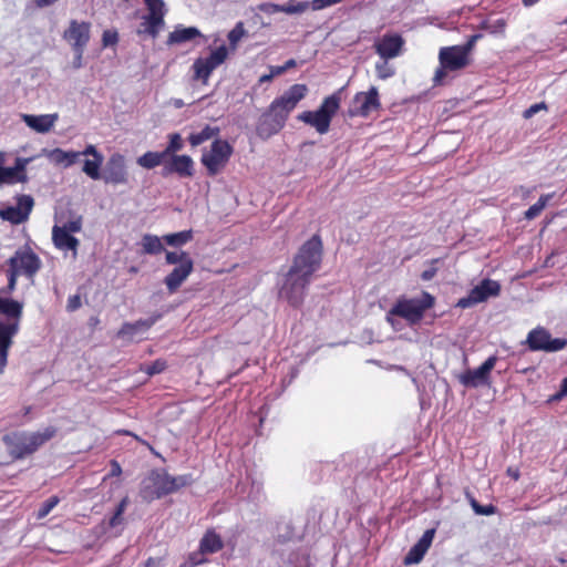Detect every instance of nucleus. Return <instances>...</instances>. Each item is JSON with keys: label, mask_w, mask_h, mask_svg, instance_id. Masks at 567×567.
<instances>
[{"label": "nucleus", "mask_w": 567, "mask_h": 567, "mask_svg": "<svg viewBox=\"0 0 567 567\" xmlns=\"http://www.w3.org/2000/svg\"><path fill=\"white\" fill-rule=\"evenodd\" d=\"M0 289V372L7 364L8 350L12 338L18 333L23 312V303L3 296Z\"/></svg>", "instance_id": "nucleus-1"}, {"label": "nucleus", "mask_w": 567, "mask_h": 567, "mask_svg": "<svg viewBox=\"0 0 567 567\" xmlns=\"http://www.w3.org/2000/svg\"><path fill=\"white\" fill-rule=\"evenodd\" d=\"M476 39L477 35H473L465 45L441 48L439 52L440 68L435 71L434 84H443L449 72L458 71L468 65V54Z\"/></svg>", "instance_id": "nucleus-2"}, {"label": "nucleus", "mask_w": 567, "mask_h": 567, "mask_svg": "<svg viewBox=\"0 0 567 567\" xmlns=\"http://www.w3.org/2000/svg\"><path fill=\"white\" fill-rule=\"evenodd\" d=\"M55 434V429L48 426L42 431L27 433H12L6 435L3 441L11 456L22 458L35 452L42 444L52 439Z\"/></svg>", "instance_id": "nucleus-3"}, {"label": "nucleus", "mask_w": 567, "mask_h": 567, "mask_svg": "<svg viewBox=\"0 0 567 567\" xmlns=\"http://www.w3.org/2000/svg\"><path fill=\"white\" fill-rule=\"evenodd\" d=\"M340 94L334 93L327 96L318 110L305 111L298 115V120L315 127L319 134L329 132L332 117L340 107Z\"/></svg>", "instance_id": "nucleus-4"}, {"label": "nucleus", "mask_w": 567, "mask_h": 567, "mask_svg": "<svg viewBox=\"0 0 567 567\" xmlns=\"http://www.w3.org/2000/svg\"><path fill=\"white\" fill-rule=\"evenodd\" d=\"M186 483L184 476L174 477L164 472H152L143 482L141 495L144 499L153 501L175 492Z\"/></svg>", "instance_id": "nucleus-5"}, {"label": "nucleus", "mask_w": 567, "mask_h": 567, "mask_svg": "<svg viewBox=\"0 0 567 567\" xmlns=\"http://www.w3.org/2000/svg\"><path fill=\"white\" fill-rule=\"evenodd\" d=\"M307 93L308 87L306 84H293L285 91L280 97L271 102L270 107L276 114L272 132H279L284 127L289 113L307 95Z\"/></svg>", "instance_id": "nucleus-6"}, {"label": "nucleus", "mask_w": 567, "mask_h": 567, "mask_svg": "<svg viewBox=\"0 0 567 567\" xmlns=\"http://www.w3.org/2000/svg\"><path fill=\"white\" fill-rule=\"evenodd\" d=\"M433 303L434 298L426 292H424L420 299L399 300L389 311L386 319L392 326H394L392 319L394 316L401 317L410 323H416L422 319L425 310L431 308Z\"/></svg>", "instance_id": "nucleus-7"}, {"label": "nucleus", "mask_w": 567, "mask_h": 567, "mask_svg": "<svg viewBox=\"0 0 567 567\" xmlns=\"http://www.w3.org/2000/svg\"><path fill=\"white\" fill-rule=\"evenodd\" d=\"M321 252V240L318 236H313L299 249L291 268L311 277L320 267Z\"/></svg>", "instance_id": "nucleus-8"}, {"label": "nucleus", "mask_w": 567, "mask_h": 567, "mask_svg": "<svg viewBox=\"0 0 567 567\" xmlns=\"http://www.w3.org/2000/svg\"><path fill=\"white\" fill-rule=\"evenodd\" d=\"M311 277L290 268L280 288L279 295L292 306H299L305 297Z\"/></svg>", "instance_id": "nucleus-9"}, {"label": "nucleus", "mask_w": 567, "mask_h": 567, "mask_svg": "<svg viewBox=\"0 0 567 567\" xmlns=\"http://www.w3.org/2000/svg\"><path fill=\"white\" fill-rule=\"evenodd\" d=\"M144 2L148 12L147 14L143 16V21L137 30V33L148 34L152 38H156L165 24V3L163 0H145Z\"/></svg>", "instance_id": "nucleus-10"}, {"label": "nucleus", "mask_w": 567, "mask_h": 567, "mask_svg": "<svg viewBox=\"0 0 567 567\" xmlns=\"http://www.w3.org/2000/svg\"><path fill=\"white\" fill-rule=\"evenodd\" d=\"M231 153L233 147L228 142L215 140L212 143L210 150L203 153L202 163L206 167L208 174L214 176L226 166Z\"/></svg>", "instance_id": "nucleus-11"}, {"label": "nucleus", "mask_w": 567, "mask_h": 567, "mask_svg": "<svg viewBox=\"0 0 567 567\" xmlns=\"http://www.w3.org/2000/svg\"><path fill=\"white\" fill-rule=\"evenodd\" d=\"M501 292V285L496 280L483 279L478 285L474 286L466 297L457 301V307L466 309L481 302H485L489 298L497 297Z\"/></svg>", "instance_id": "nucleus-12"}, {"label": "nucleus", "mask_w": 567, "mask_h": 567, "mask_svg": "<svg viewBox=\"0 0 567 567\" xmlns=\"http://www.w3.org/2000/svg\"><path fill=\"white\" fill-rule=\"evenodd\" d=\"M227 58L228 48L226 45H220L213 50L208 56L196 59L193 64L195 79L200 80L206 84L213 71L220 66Z\"/></svg>", "instance_id": "nucleus-13"}, {"label": "nucleus", "mask_w": 567, "mask_h": 567, "mask_svg": "<svg viewBox=\"0 0 567 567\" xmlns=\"http://www.w3.org/2000/svg\"><path fill=\"white\" fill-rule=\"evenodd\" d=\"M526 343L533 351L556 352L566 347L567 340L563 338H551L546 329L539 327L528 333Z\"/></svg>", "instance_id": "nucleus-14"}, {"label": "nucleus", "mask_w": 567, "mask_h": 567, "mask_svg": "<svg viewBox=\"0 0 567 567\" xmlns=\"http://www.w3.org/2000/svg\"><path fill=\"white\" fill-rule=\"evenodd\" d=\"M10 269L32 278L41 267L40 258L30 249L18 250L9 260Z\"/></svg>", "instance_id": "nucleus-15"}, {"label": "nucleus", "mask_w": 567, "mask_h": 567, "mask_svg": "<svg viewBox=\"0 0 567 567\" xmlns=\"http://www.w3.org/2000/svg\"><path fill=\"white\" fill-rule=\"evenodd\" d=\"M380 106L379 93L377 87L372 86L368 92H359L354 95L349 114L351 116H368Z\"/></svg>", "instance_id": "nucleus-16"}, {"label": "nucleus", "mask_w": 567, "mask_h": 567, "mask_svg": "<svg viewBox=\"0 0 567 567\" xmlns=\"http://www.w3.org/2000/svg\"><path fill=\"white\" fill-rule=\"evenodd\" d=\"M33 198L29 195L18 197L16 206H8L0 210V217L13 225L24 223L33 208Z\"/></svg>", "instance_id": "nucleus-17"}, {"label": "nucleus", "mask_w": 567, "mask_h": 567, "mask_svg": "<svg viewBox=\"0 0 567 567\" xmlns=\"http://www.w3.org/2000/svg\"><path fill=\"white\" fill-rule=\"evenodd\" d=\"M404 39L396 33H386L374 42V50L382 60H391L402 54Z\"/></svg>", "instance_id": "nucleus-18"}, {"label": "nucleus", "mask_w": 567, "mask_h": 567, "mask_svg": "<svg viewBox=\"0 0 567 567\" xmlns=\"http://www.w3.org/2000/svg\"><path fill=\"white\" fill-rule=\"evenodd\" d=\"M105 183L120 185L128 182V175L125 164V157L120 154H113L105 166L104 174L101 176Z\"/></svg>", "instance_id": "nucleus-19"}, {"label": "nucleus", "mask_w": 567, "mask_h": 567, "mask_svg": "<svg viewBox=\"0 0 567 567\" xmlns=\"http://www.w3.org/2000/svg\"><path fill=\"white\" fill-rule=\"evenodd\" d=\"M91 24L89 22L71 20L68 29L63 32V39L71 44L72 49H85L90 41Z\"/></svg>", "instance_id": "nucleus-20"}, {"label": "nucleus", "mask_w": 567, "mask_h": 567, "mask_svg": "<svg viewBox=\"0 0 567 567\" xmlns=\"http://www.w3.org/2000/svg\"><path fill=\"white\" fill-rule=\"evenodd\" d=\"M497 358L489 357L477 369L467 370L460 377V382L468 388H477L487 383L491 371L496 364Z\"/></svg>", "instance_id": "nucleus-21"}, {"label": "nucleus", "mask_w": 567, "mask_h": 567, "mask_svg": "<svg viewBox=\"0 0 567 567\" xmlns=\"http://www.w3.org/2000/svg\"><path fill=\"white\" fill-rule=\"evenodd\" d=\"M177 174L181 177H190L194 174V161L188 155H172L165 161L163 174Z\"/></svg>", "instance_id": "nucleus-22"}, {"label": "nucleus", "mask_w": 567, "mask_h": 567, "mask_svg": "<svg viewBox=\"0 0 567 567\" xmlns=\"http://www.w3.org/2000/svg\"><path fill=\"white\" fill-rule=\"evenodd\" d=\"M194 270V262L176 266L165 278L164 284L169 293H175Z\"/></svg>", "instance_id": "nucleus-23"}, {"label": "nucleus", "mask_w": 567, "mask_h": 567, "mask_svg": "<svg viewBox=\"0 0 567 567\" xmlns=\"http://www.w3.org/2000/svg\"><path fill=\"white\" fill-rule=\"evenodd\" d=\"M434 534V529H427L424 532L419 542L406 554L404 558V563L406 565L419 564L423 559L433 542Z\"/></svg>", "instance_id": "nucleus-24"}, {"label": "nucleus", "mask_w": 567, "mask_h": 567, "mask_svg": "<svg viewBox=\"0 0 567 567\" xmlns=\"http://www.w3.org/2000/svg\"><path fill=\"white\" fill-rule=\"evenodd\" d=\"M58 114H41V115H31V114H22V121L35 131L37 133H48L52 130L55 122L58 121Z\"/></svg>", "instance_id": "nucleus-25"}, {"label": "nucleus", "mask_w": 567, "mask_h": 567, "mask_svg": "<svg viewBox=\"0 0 567 567\" xmlns=\"http://www.w3.org/2000/svg\"><path fill=\"white\" fill-rule=\"evenodd\" d=\"M41 155L45 156L52 164L63 166L65 168L75 164L80 158V152L64 151L62 148H42Z\"/></svg>", "instance_id": "nucleus-26"}, {"label": "nucleus", "mask_w": 567, "mask_h": 567, "mask_svg": "<svg viewBox=\"0 0 567 567\" xmlns=\"http://www.w3.org/2000/svg\"><path fill=\"white\" fill-rule=\"evenodd\" d=\"M52 240L55 248L62 251H72V257H76L79 239L72 234L60 229L59 225H54L52 228Z\"/></svg>", "instance_id": "nucleus-27"}, {"label": "nucleus", "mask_w": 567, "mask_h": 567, "mask_svg": "<svg viewBox=\"0 0 567 567\" xmlns=\"http://www.w3.org/2000/svg\"><path fill=\"white\" fill-rule=\"evenodd\" d=\"M197 37H203L200 31L195 27L177 25L173 32L169 33L167 43L179 44L190 41Z\"/></svg>", "instance_id": "nucleus-28"}, {"label": "nucleus", "mask_w": 567, "mask_h": 567, "mask_svg": "<svg viewBox=\"0 0 567 567\" xmlns=\"http://www.w3.org/2000/svg\"><path fill=\"white\" fill-rule=\"evenodd\" d=\"M223 546L224 544L220 536L213 529L207 530L199 542L202 553H206L207 555L219 551Z\"/></svg>", "instance_id": "nucleus-29"}, {"label": "nucleus", "mask_w": 567, "mask_h": 567, "mask_svg": "<svg viewBox=\"0 0 567 567\" xmlns=\"http://www.w3.org/2000/svg\"><path fill=\"white\" fill-rule=\"evenodd\" d=\"M275 111L269 106V111L265 113L257 125V134L262 138H268L277 132H272L274 120H275Z\"/></svg>", "instance_id": "nucleus-30"}, {"label": "nucleus", "mask_w": 567, "mask_h": 567, "mask_svg": "<svg viewBox=\"0 0 567 567\" xmlns=\"http://www.w3.org/2000/svg\"><path fill=\"white\" fill-rule=\"evenodd\" d=\"M219 134V128L206 125L199 132H194L189 135L188 141L192 146H198L206 141L214 138Z\"/></svg>", "instance_id": "nucleus-31"}, {"label": "nucleus", "mask_w": 567, "mask_h": 567, "mask_svg": "<svg viewBox=\"0 0 567 567\" xmlns=\"http://www.w3.org/2000/svg\"><path fill=\"white\" fill-rule=\"evenodd\" d=\"M165 154L163 152H146L137 158V164L143 168L152 169L162 163H165Z\"/></svg>", "instance_id": "nucleus-32"}, {"label": "nucleus", "mask_w": 567, "mask_h": 567, "mask_svg": "<svg viewBox=\"0 0 567 567\" xmlns=\"http://www.w3.org/2000/svg\"><path fill=\"white\" fill-rule=\"evenodd\" d=\"M247 35L244 22L239 21L228 32L227 40L229 42L228 52H235L238 48L239 42Z\"/></svg>", "instance_id": "nucleus-33"}, {"label": "nucleus", "mask_w": 567, "mask_h": 567, "mask_svg": "<svg viewBox=\"0 0 567 567\" xmlns=\"http://www.w3.org/2000/svg\"><path fill=\"white\" fill-rule=\"evenodd\" d=\"M142 246L145 254L157 255L164 251L162 239L155 235H144Z\"/></svg>", "instance_id": "nucleus-34"}, {"label": "nucleus", "mask_w": 567, "mask_h": 567, "mask_svg": "<svg viewBox=\"0 0 567 567\" xmlns=\"http://www.w3.org/2000/svg\"><path fill=\"white\" fill-rule=\"evenodd\" d=\"M27 181L28 176L21 175L18 171H16L14 166L0 168V185L25 183Z\"/></svg>", "instance_id": "nucleus-35"}, {"label": "nucleus", "mask_w": 567, "mask_h": 567, "mask_svg": "<svg viewBox=\"0 0 567 567\" xmlns=\"http://www.w3.org/2000/svg\"><path fill=\"white\" fill-rule=\"evenodd\" d=\"M193 238L192 230H183L179 233L168 234L163 237V240L173 247H179L187 244Z\"/></svg>", "instance_id": "nucleus-36"}, {"label": "nucleus", "mask_w": 567, "mask_h": 567, "mask_svg": "<svg viewBox=\"0 0 567 567\" xmlns=\"http://www.w3.org/2000/svg\"><path fill=\"white\" fill-rule=\"evenodd\" d=\"M278 9L279 12H284L287 14H298L309 9V2L290 0L285 4H278Z\"/></svg>", "instance_id": "nucleus-37"}, {"label": "nucleus", "mask_w": 567, "mask_h": 567, "mask_svg": "<svg viewBox=\"0 0 567 567\" xmlns=\"http://www.w3.org/2000/svg\"><path fill=\"white\" fill-rule=\"evenodd\" d=\"M154 321H138L136 323H125L122 329L118 331V336L125 338H133L134 334L140 330H147Z\"/></svg>", "instance_id": "nucleus-38"}, {"label": "nucleus", "mask_w": 567, "mask_h": 567, "mask_svg": "<svg viewBox=\"0 0 567 567\" xmlns=\"http://www.w3.org/2000/svg\"><path fill=\"white\" fill-rule=\"evenodd\" d=\"M102 163H103V157L85 159L82 171L92 179H95V181L100 179L101 178L100 167H101Z\"/></svg>", "instance_id": "nucleus-39"}, {"label": "nucleus", "mask_w": 567, "mask_h": 567, "mask_svg": "<svg viewBox=\"0 0 567 567\" xmlns=\"http://www.w3.org/2000/svg\"><path fill=\"white\" fill-rule=\"evenodd\" d=\"M553 195H542L537 203L532 205L526 212H525V218L528 220H532L536 218L543 209L546 207L547 203L551 199Z\"/></svg>", "instance_id": "nucleus-40"}, {"label": "nucleus", "mask_w": 567, "mask_h": 567, "mask_svg": "<svg viewBox=\"0 0 567 567\" xmlns=\"http://www.w3.org/2000/svg\"><path fill=\"white\" fill-rule=\"evenodd\" d=\"M165 260L166 264L175 265V267L183 265L184 262H194L190 256L183 250L166 251Z\"/></svg>", "instance_id": "nucleus-41"}, {"label": "nucleus", "mask_w": 567, "mask_h": 567, "mask_svg": "<svg viewBox=\"0 0 567 567\" xmlns=\"http://www.w3.org/2000/svg\"><path fill=\"white\" fill-rule=\"evenodd\" d=\"M184 147V142L182 136L178 133H174L169 135V142L166 148L163 151L165 156L175 155L176 152L181 151Z\"/></svg>", "instance_id": "nucleus-42"}, {"label": "nucleus", "mask_w": 567, "mask_h": 567, "mask_svg": "<svg viewBox=\"0 0 567 567\" xmlns=\"http://www.w3.org/2000/svg\"><path fill=\"white\" fill-rule=\"evenodd\" d=\"M389 60H382L375 63V72L379 79L386 80L394 75V68L388 62Z\"/></svg>", "instance_id": "nucleus-43"}, {"label": "nucleus", "mask_w": 567, "mask_h": 567, "mask_svg": "<svg viewBox=\"0 0 567 567\" xmlns=\"http://www.w3.org/2000/svg\"><path fill=\"white\" fill-rule=\"evenodd\" d=\"M206 555L207 554L202 553V549L199 548L197 551L189 554L186 561H184L179 567H196L198 565H202L207 561V559L205 558Z\"/></svg>", "instance_id": "nucleus-44"}, {"label": "nucleus", "mask_w": 567, "mask_h": 567, "mask_svg": "<svg viewBox=\"0 0 567 567\" xmlns=\"http://www.w3.org/2000/svg\"><path fill=\"white\" fill-rule=\"evenodd\" d=\"M59 228L72 235L79 233L82 229V218L79 216L71 220H68L62 225H59Z\"/></svg>", "instance_id": "nucleus-45"}, {"label": "nucleus", "mask_w": 567, "mask_h": 567, "mask_svg": "<svg viewBox=\"0 0 567 567\" xmlns=\"http://www.w3.org/2000/svg\"><path fill=\"white\" fill-rule=\"evenodd\" d=\"M60 499L58 496H51L48 498L39 508L38 518H43L59 504Z\"/></svg>", "instance_id": "nucleus-46"}, {"label": "nucleus", "mask_w": 567, "mask_h": 567, "mask_svg": "<svg viewBox=\"0 0 567 567\" xmlns=\"http://www.w3.org/2000/svg\"><path fill=\"white\" fill-rule=\"evenodd\" d=\"M40 156H42L41 153L37 154L34 156H31V157H17L16 162H14L16 171H18L21 175H27V173H25L27 166L32 161L39 158Z\"/></svg>", "instance_id": "nucleus-47"}, {"label": "nucleus", "mask_w": 567, "mask_h": 567, "mask_svg": "<svg viewBox=\"0 0 567 567\" xmlns=\"http://www.w3.org/2000/svg\"><path fill=\"white\" fill-rule=\"evenodd\" d=\"M471 506L477 515H492L495 513L493 505L482 506L474 498L471 501Z\"/></svg>", "instance_id": "nucleus-48"}, {"label": "nucleus", "mask_w": 567, "mask_h": 567, "mask_svg": "<svg viewBox=\"0 0 567 567\" xmlns=\"http://www.w3.org/2000/svg\"><path fill=\"white\" fill-rule=\"evenodd\" d=\"M118 41V34L116 31L105 30L102 35L103 47H111L116 44Z\"/></svg>", "instance_id": "nucleus-49"}, {"label": "nucleus", "mask_w": 567, "mask_h": 567, "mask_svg": "<svg viewBox=\"0 0 567 567\" xmlns=\"http://www.w3.org/2000/svg\"><path fill=\"white\" fill-rule=\"evenodd\" d=\"M165 368H166L165 361L156 360L152 364L146 365L144 371L150 375H154V374L163 372L165 370Z\"/></svg>", "instance_id": "nucleus-50"}, {"label": "nucleus", "mask_w": 567, "mask_h": 567, "mask_svg": "<svg viewBox=\"0 0 567 567\" xmlns=\"http://www.w3.org/2000/svg\"><path fill=\"white\" fill-rule=\"evenodd\" d=\"M257 10L267 14H275L279 12L278 4L272 2H264L258 4Z\"/></svg>", "instance_id": "nucleus-51"}, {"label": "nucleus", "mask_w": 567, "mask_h": 567, "mask_svg": "<svg viewBox=\"0 0 567 567\" xmlns=\"http://www.w3.org/2000/svg\"><path fill=\"white\" fill-rule=\"evenodd\" d=\"M546 109V104L545 103H536V104H533L532 106H529L527 110H525L524 112V117L525 118H530L533 117L536 113H538L540 110H545Z\"/></svg>", "instance_id": "nucleus-52"}, {"label": "nucleus", "mask_w": 567, "mask_h": 567, "mask_svg": "<svg viewBox=\"0 0 567 567\" xmlns=\"http://www.w3.org/2000/svg\"><path fill=\"white\" fill-rule=\"evenodd\" d=\"M85 49H73L74 51V59L72 62V66L74 69H81L83 66V53Z\"/></svg>", "instance_id": "nucleus-53"}, {"label": "nucleus", "mask_w": 567, "mask_h": 567, "mask_svg": "<svg viewBox=\"0 0 567 567\" xmlns=\"http://www.w3.org/2000/svg\"><path fill=\"white\" fill-rule=\"evenodd\" d=\"M80 156H92L93 158L103 157V155L92 144L87 145L84 151L80 152Z\"/></svg>", "instance_id": "nucleus-54"}, {"label": "nucleus", "mask_w": 567, "mask_h": 567, "mask_svg": "<svg viewBox=\"0 0 567 567\" xmlns=\"http://www.w3.org/2000/svg\"><path fill=\"white\" fill-rule=\"evenodd\" d=\"M80 306H81V298H80V296L74 295V296H70L69 297L68 305H66V309L69 311H74L78 308H80Z\"/></svg>", "instance_id": "nucleus-55"}, {"label": "nucleus", "mask_w": 567, "mask_h": 567, "mask_svg": "<svg viewBox=\"0 0 567 567\" xmlns=\"http://www.w3.org/2000/svg\"><path fill=\"white\" fill-rule=\"evenodd\" d=\"M328 7H331L329 0H312L309 2V8H311L313 11H319Z\"/></svg>", "instance_id": "nucleus-56"}, {"label": "nucleus", "mask_w": 567, "mask_h": 567, "mask_svg": "<svg viewBox=\"0 0 567 567\" xmlns=\"http://www.w3.org/2000/svg\"><path fill=\"white\" fill-rule=\"evenodd\" d=\"M18 276H20L18 272H16L14 270L10 269L9 284H8V291L9 292H11L16 288L17 277Z\"/></svg>", "instance_id": "nucleus-57"}, {"label": "nucleus", "mask_w": 567, "mask_h": 567, "mask_svg": "<svg viewBox=\"0 0 567 567\" xmlns=\"http://www.w3.org/2000/svg\"><path fill=\"white\" fill-rule=\"evenodd\" d=\"M128 505V497H124L120 504L117 505V508L115 511V513H117V516H122L123 513L125 512L126 507Z\"/></svg>", "instance_id": "nucleus-58"}, {"label": "nucleus", "mask_w": 567, "mask_h": 567, "mask_svg": "<svg viewBox=\"0 0 567 567\" xmlns=\"http://www.w3.org/2000/svg\"><path fill=\"white\" fill-rule=\"evenodd\" d=\"M566 395H567V377L563 380L561 385H560V390L557 393L556 398L560 399V398L566 396Z\"/></svg>", "instance_id": "nucleus-59"}, {"label": "nucleus", "mask_w": 567, "mask_h": 567, "mask_svg": "<svg viewBox=\"0 0 567 567\" xmlns=\"http://www.w3.org/2000/svg\"><path fill=\"white\" fill-rule=\"evenodd\" d=\"M507 474H508V476H511L515 481H517L519 478V471H518V468L508 467L507 468Z\"/></svg>", "instance_id": "nucleus-60"}, {"label": "nucleus", "mask_w": 567, "mask_h": 567, "mask_svg": "<svg viewBox=\"0 0 567 567\" xmlns=\"http://www.w3.org/2000/svg\"><path fill=\"white\" fill-rule=\"evenodd\" d=\"M122 522V516H117V513H114V515L110 519V526L115 527Z\"/></svg>", "instance_id": "nucleus-61"}, {"label": "nucleus", "mask_w": 567, "mask_h": 567, "mask_svg": "<svg viewBox=\"0 0 567 567\" xmlns=\"http://www.w3.org/2000/svg\"><path fill=\"white\" fill-rule=\"evenodd\" d=\"M111 465H112L111 475H120L122 472L120 464L115 461H112Z\"/></svg>", "instance_id": "nucleus-62"}, {"label": "nucleus", "mask_w": 567, "mask_h": 567, "mask_svg": "<svg viewBox=\"0 0 567 567\" xmlns=\"http://www.w3.org/2000/svg\"><path fill=\"white\" fill-rule=\"evenodd\" d=\"M58 0H37V6L40 8L51 6L55 3Z\"/></svg>", "instance_id": "nucleus-63"}, {"label": "nucleus", "mask_w": 567, "mask_h": 567, "mask_svg": "<svg viewBox=\"0 0 567 567\" xmlns=\"http://www.w3.org/2000/svg\"><path fill=\"white\" fill-rule=\"evenodd\" d=\"M296 65V61L293 59H290L288 60L286 63H285V68L286 70L290 69V68H293Z\"/></svg>", "instance_id": "nucleus-64"}]
</instances>
